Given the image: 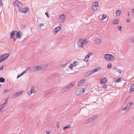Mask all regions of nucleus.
Returning <instances> with one entry per match:
<instances>
[{
  "instance_id": "nucleus-1",
  "label": "nucleus",
  "mask_w": 134,
  "mask_h": 134,
  "mask_svg": "<svg viewBox=\"0 0 134 134\" xmlns=\"http://www.w3.org/2000/svg\"><path fill=\"white\" fill-rule=\"evenodd\" d=\"M87 41L86 40L80 39L77 43V45L80 47L83 48L87 43Z\"/></svg>"
},
{
  "instance_id": "nucleus-2",
  "label": "nucleus",
  "mask_w": 134,
  "mask_h": 134,
  "mask_svg": "<svg viewBox=\"0 0 134 134\" xmlns=\"http://www.w3.org/2000/svg\"><path fill=\"white\" fill-rule=\"evenodd\" d=\"M75 84L74 82H71L70 83L69 85L65 86L64 88L61 90V92H65L68 90L72 87L75 85Z\"/></svg>"
},
{
  "instance_id": "nucleus-3",
  "label": "nucleus",
  "mask_w": 134,
  "mask_h": 134,
  "mask_svg": "<svg viewBox=\"0 0 134 134\" xmlns=\"http://www.w3.org/2000/svg\"><path fill=\"white\" fill-rule=\"evenodd\" d=\"M104 57L106 60L109 61L112 60L114 58V56L109 54H105L104 55Z\"/></svg>"
},
{
  "instance_id": "nucleus-4",
  "label": "nucleus",
  "mask_w": 134,
  "mask_h": 134,
  "mask_svg": "<svg viewBox=\"0 0 134 134\" xmlns=\"http://www.w3.org/2000/svg\"><path fill=\"white\" fill-rule=\"evenodd\" d=\"M9 55L8 53L5 54L1 55L0 57V63L4 61Z\"/></svg>"
},
{
  "instance_id": "nucleus-5",
  "label": "nucleus",
  "mask_w": 134,
  "mask_h": 134,
  "mask_svg": "<svg viewBox=\"0 0 134 134\" xmlns=\"http://www.w3.org/2000/svg\"><path fill=\"white\" fill-rule=\"evenodd\" d=\"M29 8L28 7H25V8L21 7L19 9V10L20 12L24 13H25L29 11Z\"/></svg>"
},
{
  "instance_id": "nucleus-6",
  "label": "nucleus",
  "mask_w": 134,
  "mask_h": 134,
  "mask_svg": "<svg viewBox=\"0 0 134 134\" xmlns=\"http://www.w3.org/2000/svg\"><path fill=\"white\" fill-rule=\"evenodd\" d=\"M13 5L14 6H16L19 8H21L23 6L22 3H20L19 1L15 0L13 3Z\"/></svg>"
},
{
  "instance_id": "nucleus-7",
  "label": "nucleus",
  "mask_w": 134,
  "mask_h": 134,
  "mask_svg": "<svg viewBox=\"0 0 134 134\" xmlns=\"http://www.w3.org/2000/svg\"><path fill=\"white\" fill-rule=\"evenodd\" d=\"M84 92V89L83 88H81L77 89L76 91V95H80L81 94Z\"/></svg>"
},
{
  "instance_id": "nucleus-8",
  "label": "nucleus",
  "mask_w": 134,
  "mask_h": 134,
  "mask_svg": "<svg viewBox=\"0 0 134 134\" xmlns=\"http://www.w3.org/2000/svg\"><path fill=\"white\" fill-rule=\"evenodd\" d=\"M22 91L21 92H18L15 93L13 94V95L11 96V98L12 99H14L16 97L19 96L21 94Z\"/></svg>"
},
{
  "instance_id": "nucleus-9",
  "label": "nucleus",
  "mask_w": 134,
  "mask_h": 134,
  "mask_svg": "<svg viewBox=\"0 0 134 134\" xmlns=\"http://www.w3.org/2000/svg\"><path fill=\"white\" fill-rule=\"evenodd\" d=\"M37 66L38 68V70L47 68L48 67V66L47 65H42Z\"/></svg>"
},
{
  "instance_id": "nucleus-10",
  "label": "nucleus",
  "mask_w": 134,
  "mask_h": 134,
  "mask_svg": "<svg viewBox=\"0 0 134 134\" xmlns=\"http://www.w3.org/2000/svg\"><path fill=\"white\" fill-rule=\"evenodd\" d=\"M16 32V38L21 39L22 37L21 36L23 35L22 33L20 31H18Z\"/></svg>"
},
{
  "instance_id": "nucleus-11",
  "label": "nucleus",
  "mask_w": 134,
  "mask_h": 134,
  "mask_svg": "<svg viewBox=\"0 0 134 134\" xmlns=\"http://www.w3.org/2000/svg\"><path fill=\"white\" fill-rule=\"evenodd\" d=\"M98 7V4L97 2H95L94 3L93 5H92V8L93 10H96Z\"/></svg>"
},
{
  "instance_id": "nucleus-12",
  "label": "nucleus",
  "mask_w": 134,
  "mask_h": 134,
  "mask_svg": "<svg viewBox=\"0 0 134 134\" xmlns=\"http://www.w3.org/2000/svg\"><path fill=\"white\" fill-rule=\"evenodd\" d=\"M38 71V68H37V66H34L32 67L31 69H30L29 72H35Z\"/></svg>"
},
{
  "instance_id": "nucleus-13",
  "label": "nucleus",
  "mask_w": 134,
  "mask_h": 134,
  "mask_svg": "<svg viewBox=\"0 0 134 134\" xmlns=\"http://www.w3.org/2000/svg\"><path fill=\"white\" fill-rule=\"evenodd\" d=\"M65 16L64 14H63L62 15H61L59 18L60 20H61L62 22H63L65 20Z\"/></svg>"
},
{
  "instance_id": "nucleus-14",
  "label": "nucleus",
  "mask_w": 134,
  "mask_h": 134,
  "mask_svg": "<svg viewBox=\"0 0 134 134\" xmlns=\"http://www.w3.org/2000/svg\"><path fill=\"white\" fill-rule=\"evenodd\" d=\"M17 32V31L15 30L11 32L10 34V39L12 38L13 37L15 34V32Z\"/></svg>"
},
{
  "instance_id": "nucleus-15",
  "label": "nucleus",
  "mask_w": 134,
  "mask_h": 134,
  "mask_svg": "<svg viewBox=\"0 0 134 134\" xmlns=\"http://www.w3.org/2000/svg\"><path fill=\"white\" fill-rule=\"evenodd\" d=\"M107 81V79L106 78H104L101 80L100 84L105 83Z\"/></svg>"
},
{
  "instance_id": "nucleus-16",
  "label": "nucleus",
  "mask_w": 134,
  "mask_h": 134,
  "mask_svg": "<svg viewBox=\"0 0 134 134\" xmlns=\"http://www.w3.org/2000/svg\"><path fill=\"white\" fill-rule=\"evenodd\" d=\"M60 29L61 28L59 27H57L55 28L54 31L55 34L59 31Z\"/></svg>"
},
{
  "instance_id": "nucleus-17",
  "label": "nucleus",
  "mask_w": 134,
  "mask_h": 134,
  "mask_svg": "<svg viewBox=\"0 0 134 134\" xmlns=\"http://www.w3.org/2000/svg\"><path fill=\"white\" fill-rule=\"evenodd\" d=\"M134 91V84L131 85L129 91V93H131Z\"/></svg>"
},
{
  "instance_id": "nucleus-18",
  "label": "nucleus",
  "mask_w": 134,
  "mask_h": 134,
  "mask_svg": "<svg viewBox=\"0 0 134 134\" xmlns=\"http://www.w3.org/2000/svg\"><path fill=\"white\" fill-rule=\"evenodd\" d=\"M85 80L84 79H82V80H81L80 81H79L78 82V84L77 85V86H80V85H81V84H82L85 81Z\"/></svg>"
},
{
  "instance_id": "nucleus-19",
  "label": "nucleus",
  "mask_w": 134,
  "mask_h": 134,
  "mask_svg": "<svg viewBox=\"0 0 134 134\" xmlns=\"http://www.w3.org/2000/svg\"><path fill=\"white\" fill-rule=\"evenodd\" d=\"M5 106L3 104L0 105V112L2 111V110L4 108V107Z\"/></svg>"
},
{
  "instance_id": "nucleus-20",
  "label": "nucleus",
  "mask_w": 134,
  "mask_h": 134,
  "mask_svg": "<svg viewBox=\"0 0 134 134\" xmlns=\"http://www.w3.org/2000/svg\"><path fill=\"white\" fill-rule=\"evenodd\" d=\"M98 117V116L97 115H94L91 118L92 120L93 121Z\"/></svg>"
},
{
  "instance_id": "nucleus-21",
  "label": "nucleus",
  "mask_w": 134,
  "mask_h": 134,
  "mask_svg": "<svg viewBox=\"0 0 134 134\" xmlns=\"http://www.w3.org/2000/svg\"><path fill=\"white\" fill-rule=\"evenodd\" d=\"M101 41L102 40L100 39H96L95 40V42L98 44H100Z\"/></svg>"
},
{
  "instance_id": "nucleus-22",
  "label": "nucleus",
  "mask_w": 134,
  "mask_h": 134,
  "mask_svg": "<svg viewBox=\"0 0 134 134\" xmlns=\"http://www.w3.org/2000/svg\"><path fill=\"white\" fill-rule=\"evenodd\" d=\"M121 13V11L119 10H118L116 11V16H119L120 15Z\"/></svg>"
},
{
  "instance_id": "nucleus-23",
  "label": "nucleus",
  "mask_w": 134,
  "mask_h": 134,
  "mask_svg": "<svg viewBox=\"0 0 134 134\" xmlns=\"http://www.w3.org/2000/svg\"><path fill=\"white\" fill-rule=\"evenodd\" d=\"M130 108L127 105H126L125 106V108H123L122 109V110L126 111L128 110V109Z\"/></svg>"
},
{
  "instance_id": "nucleus-24",
  "label": "nucleus",
  "mask_w": 134,
  "mask_h": 134,
  "mask_svg": "<svg viewBox=\"0 0 134 134\" xmlns=\"http://www.w3.org/2000/svg\"><path fill=\"white\" fill-rule=\"evenodd\" d=\"M114 69H115L118 72H119L120 73H121L122 72L121 70L120 69H119L117 68V67H115L114 68Z\"/></svg>"
},
{
  "instance_id": "nucleus-25",
  "label": "nucleus",
  "mask_w": 134,
  "mask_h": 134,
  "mask_svg": "<svg viewBox=\"0 0 134 134\" xmlns=\"http://www.w3.org/2000/svg\"><path fill=\"white\" fill-rule=\"evenodd\" d=\"M94 72L93 69L92 70L90 71H88L87 72V74H88V76H89V75H91L93 73H94Z\"/></svg>"
},
{
  "instance_id": "nucleus-26",
  "label": "nucleus",
  "mask_w": 134,
  "mask_h": 134,
  "mask_svg": "<svg viewBox=\"0 0 134 134\" xmlns=\"http://www.w3.org/2000/svg\"><path fill=\"white\" fill-rule=\"evenodd\" d=\"M71 126L70 125H68L67 126H64L63 127V129L64 130H65L66 129L70 128L71 127Z\"/></svg>"
},
{
  "instance_id": "nucleus-27",
  "label": "nucleus",
  "mask_w": 134,
  "mask_h": 134,
  "mask_svg": "<svg viewBox=\"0 0 134 134\" xmlns=\"http://www.w3.org/2000/svg\"><path fill=\"white\" fill-rule=\"evenodd\" d=\"M30 91V93H34L35 92V90L34 89V87H32Z\"/></svg>"
},
{
  "instance_id": "nucleus-28",
  "label": "nucleus",
  "mask_w": 134,
  "mask_h": 134,
  "mask_svg": "<svg viewBox=\"0 0 134 134\" xmlns=\"http://www.w3.org/2000/svg\"><path fill=\"white\" fill-rule=\"evenodd\" d=\"M5 79L2 77H0V82L1 83H3L5 81Z\"/></svg>"
},
{
  "instance_id": "nucleus-29",
  "label": "nucleus",
  "mask_w": 134,
  "mask_h": 134,
  "mask_svg": "<svg viewBox=\"0 0 134 134\" xmlns=\"http://www.w3.org/2000/svg\"><path fill=\"white\" fill-rule=\"evenodd\" d=\"M30 68L28 67L23 72L25 74L28 71H29V72L30 71Z\"/></svg>"
},
{
  "instance_id": "nucleus-30",
  "label": "nucleus",
  "mask_w": 134,
  "mask_h": 134,
  "mask_svg": "<svg viewBox=\"0 0 134 134\" xmlns=\"http://www.w3.org/2000/svg\"><path fill=\"white\" fill-rule=\"evenodd\" d=\"M113 23L114 24L116 25L118 23V21L117 20L115 19L113 21Z\"/></svg>"
},
{
  "instance_id": "nucleus-31",
  "label": "nucleus",
  "mask_w": 134,
  "mask_h": 134,
  "mask_svg": "<svg viewBox=\"0 0 134 134\" xmlns=\"http://www.w3.org/2000/svg\"><path fill=\"white\" fill-rule=\"evenodd\" d=\"M133 103L132 102L128 103L127 105L128 106H129V107L130 108L131 107V105Z\"/></svg>"
},
{
  "instance_id": "nucleus-32",
  "label": "nucleus",
  "mask_w": 134,
  "mask_h": 134,
  "mask_svg": "<svg viewBox=\"0 0 134 134\" xmlns=\"http://www.w3.org/2000/svg\"><path fill=\"white\" fill-rule=\"evenodd\" d=\"M8 98L7 99H5L4 100V103H3L4 105H5V104H7L8 102Z\"/></svg>"
},
{
  "instance_id": "nucleus-33",
  "label": "nucleus",
  "mask_w": 134,
  "mask_h": 134,
  "mask_svg": "<svg viewBox=\"0 0 134 134\" xmlns=\"http://www.w3.org/2000/svg\"><path fill=\"white\" fill-rule=\"evenodd\" d=\"M107 68L110 69L111 68L112 66L111 64V63H109V64H108L107 65Z\"/></svg>"
},
{
  "instance_id": "nucleus-34",
  "label": "nucleus",
  "mask_w": 134,
  "mask_h": 134,
  "mask_svg": "<svg viewBox=\"0 0 134 134\" xmlns=\"http://www.w3.org/2000/svg\"><path fill=\"white\" fill-rule=\"evenodd\" d=\"M107 17V16L104 15H103L102 16V19L103 20L106 18Z\"/></svg>"
},
{
  "instance_id": "nucleus-35",
  "label": "nucleus",
  "mask_w": 134,
  "mask_h": 134,
  "mask_svg": "<svg viewBox=\"0 0 134 134\" xmlns=\"http://www.w3.org/2000/svg\"><path fill=\"white\" fill-rule=\"evenodd\" d=\"M59 122H57L56 125H57V127L58 128H59L60 127V126H59Z\"/></svg>"
},
{
  "instance_id": "nucleus-36",
  "label": "nucleus",
  "mask_w": 134,
  "mask_h": 134,
  "mask_svg": "<svg viewBox=\"0 0 134 134\" xmlns=\"http://www.w3.org/2000/svg\"><path fill=\"white\" fill-rule=\"evenodd\" d=\"M87 121H88V122H87V123H90L91 122H92L93 121H92V120H91V118H90V119H87Z\"/></svg>"
},
{
  "instance_id": "nucleus-37",
  "label": "nucleus",
  "mask_w": 134,
  "mask_h": 134,
  "mask_svg": "<svg viewBox=\"0 0 134 134\" xmlns=\"http://www.w3.org/2000/svg\"><path fill=\"white\" fill-rule=\"evenodd\" d=\"M67 65V64H66V63L64 64H63L61 65L60 66V67L61 68H63V67Z\"/></svg>"
},
{
  "instance_id": "nucleus-38",
  "label": "nucleus",
  "mask_w": 134,
  "mask_h": 134,
  "mask_svg": "<svg viewBox=\"0 0 134 134\" xmlns=\"http://www.w3.org/2000/svg\"><path fill=\"white\" fill-rule=\"evenodd\" d=\"M121 80V79L120 78H118V79H117V80H116L115 82L116 83L119 82H120Z\"/></svg>"
},
{
  "instance_id": "nucleus-39",
  "label": "nucleus",
  "mask_w": 134,
  "mask_h": 134,
  "mask_svg": "<svg viewBox=\"0 0 134 134\" xmlns=\"http://www.w3.org/2000/svg\"><path fill=\"white\" fill-rule=\"evenodd\" d=\"M9 91V90H8L7 89H5L4 90L3 92V93L4 94V93H6L7 92Z\"/></svg>"
},
{
  "instance_id": "nucleus-40",
  "label": "nucleus",
  "mask_w": 134,
  "mask_h": 134,
  "mask_svg": "<svg viewBox=\"0 0 134 134\" xmlns=\"http://www.w3.org/2000/svg\"><path fill=\"white\" fill-rule=\"evenodd\" d=\"M92 54V53L91 52H89L88 53L87 55V56L88 57V58H89V57H90V56Z\"/></svg>"
},
{
  "instance_id": "nucleus-41",
  "label": "nucleus",
  "mask_w": 134,
  "mask_h": 134,
  "mask_svg": "<svg viewBox=\"0 0 134 134\" xmlns=\"http://www.w3.org/2000/svg\"><path fill=\"white\" fill-rule=\"evenodd\" d=\"M131 43H133L134 42V37L132 38L130 41Z\"/></svg>"
},
{
  "instance_id": "nucleus-42",
  "label": "nucleus",
  "mask_w": 134,
  "mask_h": 134,
  "mask_svg": "<svg viewBox=\"0 0 134 134\" xmlns=\"http://www.w3.org/2000/svg\"><path fill=\"white\" fill-rule=\"evenodd\" d=\"M44 26V24L43 23H41V24H40L38 25V26L39 27H41V26Z\"/></svg>"
},
{
  "instance_id": "nucleus-43",
  "label": "nucleus",
  "mask_w": 134,
  "mask_h": 134,
  "mask_svg": "<svg viewBox=\"0 0 134 134\" xmlns=\"http://www.w3.org/2000/svg\"><path fill=\"white\" fill-rule=\"evenodd\" d=\"M34 106V104H30L29 107L31 108Z\"/></svg>"
},
{
  "instance_id": "nucleus-44",
  "label": "nucleus",
  "mask_w": 134,
  "mask_h": 134,
  "mask_svg": "<svg viewBox=\"0 0 134 134\" xmlns=\"http://www.w3.org/2000/svg\"><path fill=\"white\" fill-rule=\"evenodd\" d=\"M45 15H46L47 17L48 18H49L50 17V16H49V15H48V12H46L45 13Z\"/></svg>"
},
{
  "instance_id": "nucleus-45",
  "label": "nucleus",
  "mask_w": 134,
  "mask_h": 134,
  "mask_svg": "<svg viewBox=\"0 0 134 134\" xmlns=\"http://www.w3.org/2000/svg\"><path fill=\"white\" fill-rule=\"evenodd\" d=\"M88 121H87V119H86L84 120L83 121V122L85 124H88L89 123H87Z\"/></svg>"
},
{
  "instance_id": "nucleus-46",
  "label": "nucleus",
  "mask_w": 134,
  "mask_h": 134,
  "mask_svg": "<svg viewBox=\"0 0 134 134\" xmlns=\"http://www.w3.org/2000/svg\"><path fill=\"white\" fill-rule=\"evenodd\" d=\"M4 66V65H3L0 68V70H3Z\"/></svg>"
},
{
  "instance_id": "nucleus-47",
  "label": "nucleus",
  "mask_w": 134,
  "mask_h": 134,
  "mask_svg": "<svg viewBox=\"0 0 134 134\" xmlns=\"http://www.w3.org/2000/svg\"><path fill=\"white\" fill-rule=\"evenodd\" d=\"M70 69H72V67H73V65L72 64H71L70 65Z\"/></svg>"
},
{
  "instance_id": "nucleus-48",
  "label": "nucleus",
  "mask_w": 134,
  "mask_h": 134,
  "mask_svg": "<svg viewBox=\"0 0 134 134\" xmlns=\"http://www.w3.org/2000/svg\"><path fill=\"white\" fill-rule=\"evenodd\" d=\"M87 57L88 58V57L87 56H85V60L86 62H87L88 61V58L86 59V58Z\"/></svg>"
},
{
  "instance_id": "nucleus-49",
  "label": "nucleus",
  "mask_w": 134,
  "mask_h": 134,
  "mask_svg": "<svg viewBox=\"0 0 134 134\" xmlns=\"http://www.w3.org/2000/svg\"><path fill=\"white\" fill-rule=\"evenodd\" d=\"M93 70H94L93 72H97V71H98V70L96 68H95L94 69H93Z\"/></svg>"
},
{
  "instance_id": "nucleus-50",
  "label": "nucleus",
  "mask_w": 134,
  "mask_h": 134,
  "mask_svg": "<svg viewBox=\"0 0 134 134\" xmlns=\"http://www.w3.org/2000/svg\"><path fill=\"white\" fill-rule=\"evenodd\" d=\"M98 70V71L99 70H100L101 69V68L100 67H98L96 68Z\"/></svg>"
},
{
  "instance_id": "nucleus-51",
  "label": "nucleus",
  "mask_w": 134,
  "mask_h": 134,
  "mask_svg": "<svg viewBox=\"0 0 134 134\" xmlns=\"http://www.w3.org/2000/svg\"><path fill=\"white\" fill-rule=\"evenodd\" d=\"M21 26L23 28H25V25L23 24H22L21 25Z\"/></svg>"
},
{
  "instance_id": "nucleus-52",
  "label": "nucleus",
  "mask_w": 134,
  "mask_h": 134,
  "mask_svg": "<svg viewBox=\"0 0 134 134\" xmlns=\"http://www.w3.org/2000/svg\"><path fill=\"white\" fill-rule=\"evenodd\" d=\"M130 20L129 18H128L127 19V23H129L130 21Z\"/></svg>"
},
{
  "instance_id": "nucleus-53",
  "label": "nucleus",
  "mask_w": 134,
  "mask_h": 134,
  "mask_svg": "<svg viewBox=\"0 0 134 134\" xmlns=\"http://www.w3.org/2000/svg\"><path fill=\"white\" fill-rule=\"evenodd\" d=\"M118 29L119 30L121 31V26H120L118 28Z\"/></svg>"
},
{
  "instance_id": "nucleus-54",
  "label": "nucleus",
  "mask_w": 134,
  "mask_h": 134,
  "mask_svg": "<svg viewBox=\"0 0 134 134\" xmlns=\"http://www.w3.org/2000/svg\"><path fill=\"white\" fill-rule=\"evenodd\" d=\"M103 87L104 88H106V86L104 84V86H103Z\"/></svg>"
},
{
  "instance_id": "nucleus-55",
  "label": "nucleus",
  "mask_w": 134,
  "mask_h": 134,
  "mask_svg": "<svg viewBox=\"0 0 134 134\" xmlns=\"http://www.w3.org/2000/svg\"><path fill=\"white\" fill-rule=\"evenodd\" d=\"M30 93V91H29L28 93H27V94L28 95H30L32 93Z\"/></svg>"
},
{
  "instance_id": "nucleus-56",
  "label": "nucleus",
  "mask_w": 134,
  "mask_h": 134,
  "mask_svg": "<svg viewBox=\"0 0 134 134\" xmlns=\"http://www.w3.org/2000/svg\"><path fill=\"white\" fill-rule=\"evenodd\" d=\"M73 65L74 66H75V61H74L73 63Z\"/></svg>"
},
{
  "instance_id": "nucleus-57",
  "label": "nucleus",
  "mask_w": 134,
  "mask_h": 134,
  "mask_svg": "<svg viewBox=\"0 0 134 134\" xmlns=\"http://www.w3.org/2000/svg\"><path fill=\"white\" fill-rule=\"evenodd\" d=\"M25 73H24V72H23L20 74V75L21 76L23 75Z\"/></svg>"
},
{
  "instance_id": "nucleus-58",
  "label": "nucleus",
  "mask_w": 134,
  "mask_h": 134,
  "mask_svg": "<svg viewBox=\"0 0 134 134\" xmlns=\"http://www.w3.org/2000/svg\"><path fill=\"white\" fill-rule=\"evenodd\" d=\"M21 76L20 75V74L17 77V78L18 79V78L20 76Z\"/></svg>"
},
{
  "instance_id": "nucleus-59",
  "label": "nucleus",
  "mask_w": 134,
  "mask_h": 134,
  "mask_svg": "<svg viewBox=\"0 0 134 134\" xmlns=\"http://www.w3.org/2000/svg\"><path fill=\"white\" fill-rule=\"evenodd\" d=\"M13 40H14V42H15V37H14V38H13Z\"/></svg>"
},
{
  "instance_id": "nucleus-60",
  "label": "nucleus",
  "mask_w": 134,
  "mask_h": 134,
  "mask_svg": "<svg viewBox=\"0 0 134 134\" xmlns=\"http://www.w3.org/2000/svg\"><path fill=\"white\" fill-rule=\"evenodd\" d=\"M134 9H132V10H133V13L134 14Z\"/></svg>"
},
{
  "instance_id": "nucleus-61",
  "label": "nucleus",
  "mask_w": 134,
  "mask_h": 134,
  "mask_svg": "<svg viewBox=\"0 0 134 134\" xmlns=\"http://www.w3.org/2000/svg\"><path fill=\"white\" fill-rule=\"evenodd\" d=\"M46 132L48 134H49V131H48V132L47 131H46Z\"/></svg>"
},
{
  "instance_id": "nucleus-62",
  "label": "nucleus",
  "mask_w": 134,
  "mask_h": 134,
  "mask_svg": "<svg viewBox=\"0 0 134 134\" xmlns=\"http://www.w3.org/2000/svg\"><path fill=\"white\" fill-rule=\"evenodd\" d=\"M128 15L129 16H130V14H129V13H128Z\"/></svg>"
},
{
  "instance_id": "nucleus-63",
  "label": "nucleus",
  "mask_w": 134,
  "mask_h": 134,
  "mask_svg": "<svg viewBox=\"0 0 134 134\" xmlns=\"http://www.w3.org/2000/svg\"><path fill=\"white\" fill-rule=\"evenodd\" d=\"M1 84H0V87H1Z\"/></svg>"
}]
</instances>
